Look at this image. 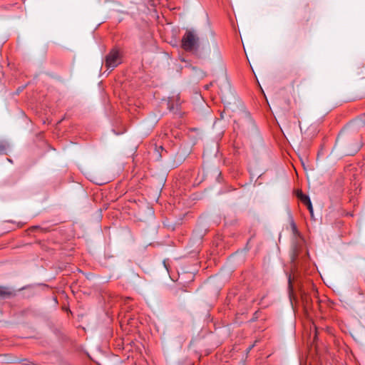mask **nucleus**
<instances>
[{
    "label": "nucleus",
    "mask_w": 365,
    "mask_h": 365,
    "mask_svg": "<svg viewBox=\"0 0 365 365\" xmlns=\"http://www.w3.org/2000/svg\"><path fill=\"white\" fill-rule=\"evenodd\" d=\"M199 38L193 30H187L182 38V47L187 51L196 50L198 46Z\"/></svg>",
    "instance_id": "nucleus-1"
},
{
    "label": "nucleus",
    "mask_w": 365,
    "mask_h": 365,
    "mask_svg": "<svg viewBox=\"0 0 365 365\" xmlns=\"http://www.w3.org/2000/svg\"><path fill=\"white\" fill-rule=\"evenodd\" d=\"M120 63V56L119 51L113 48L106 57L105 66L108 69L113 70Z\"/></svg>",
    "instance_id": "nucleus-2"
},
{
    "label": "nucleus",
    "mask_w": 365,
    "mask_h": 365,
    "mask_svg": "<svg viewBox=\"0 0 365 365\" xmlns=\"http://www.w3.org/2000/svg\"><path fill=\"white\" fill-rule=\"evenodd\" d=\"M297 195L298 198L304 205L308 202L307 201L310 200V198L309 197V196L304 194L302 191H298Z\"/></svg>",
    "instance_id": "nucleus-3"
},
{
    "label": "nucleus",
    "mask_w": 365,
    "mask_h": 365,
    "mask_svg": "<svg viewBox=\"0 0 365 365\" xmlns=\"http://www.w3.org/2000/svg\"><path fill=\"white\" fill-rule=\"evenodd\" d=\"M11 294V292L6 287H0V297H5Z\"/></svg>",
    "instance_id": "nucleus-4"
},
{
    "label": "nucleus",
    "mask_w": 365,
    "mask_h": 365,
    "mask_svg": "<svg viewBox=\"0 0 365 365\" xmlns=\"http://www.w3.org/2000/svg\"><path fill=\"white\" fill-rule=\"evenodd\" d=\"M308 202L305 204V205L307 206V208L308 210H309L310 212V214L312 215H313V207H312V202H311V200L309 201H307Z\"/></svg>",
    "instance_id": "nucleus-5"
},
{
    "label": "nucleus",
    "mask_w": 365,
    "mask_h": 365,
    "mask_svg": "<svg viewBox=\"0 0 365 365\" xmlns=\"http://www.w3.org/2000/svg\"><path fill=\"white\" fill-rule=\"evenodd\" d=\"M215 50H216V53H217V54L218 56H220L219 49H218V48H217V46H215Z\"/></svg>",
    "instance_id": "nucleus-6"
},
{
    "label": "nucleus",
    "mask_w": 365,
    "mask_h": 365,
    "mask_svg": "<svg viewBox=\"0 0 365 365\" xmlns=\"http://www.w3.org/2000/svg\"><path fill=\"white\" fill-rule=\"evenodd\" d=\"M4 150V148L0 146V153H2Z\"/></svg>",
    "instance_id": "nucleus-7"
},
{
    "label": "nucleus",
    "mask_w": 365,
    "mask_h": 365,
    "mask_svg": "<svg viewBox=\"0 0 365 365\" xmlns=\"http://www.w3.org/2000/svg\"><path fill=\"white\" fill-rule=\"evenodd\" d=\"M289 288L291 289V279H290V277L289 278Z\"/></svg>",
    "instance_id": "nucleus-8"
}]
</instances>
